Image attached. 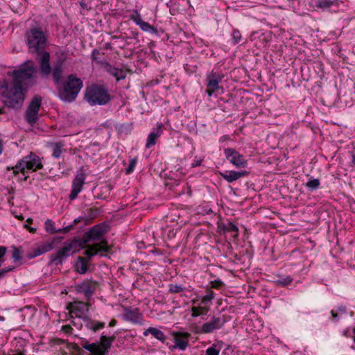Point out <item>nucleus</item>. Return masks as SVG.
<instances>
[{"instance_id":"nucleus-47","label":"nucleus","mask_w":355,"mask_h":355,"mask_svg":"<svg viewBox=\"0 0 355 355\" xmlns=\"http://www.w3.org/2000/svg\"><path fill=\"white\" fill-rule=\"evenodd\" d=\"M13 269L12 267H6L0 270V279H2L6 272L11 271Z\"/></svg>"},{"instance_id":"nucleus-11","label":"nucleus","mask_w":355,"mask_h":355,"mask_svg":"<svg viewBox=\"0 0 355 355\" xmlns=\"http://www.w3.org/2000/svg\"><path fill=\"white\" fill-rule=\"evenodd\" d=\"M42 98L39 96H35L29 105L28 106L25 118L30 125H33L38 119V112L41 106Z\"/></svg>"},{"instance_id":"nucleus-41","label":"nucleus","mask_w":355,"mask_h":355,"mask_svg":"<svg viewBox=\"0 0 355 355\" xmlns=\"http://www.w3.org/2000/svg\"><path fill=\"white\" fill-rule=\"evenodd\" d=\"M137 158H132V159H130L128 166L125 169V172L127 174H130L131 173L133 172V171L135 170V168L137 165Z\"/></svg>"},{"instance_id":"nucleus-3","label":"nucleus","mask_w":355,"mask_h":355,"mask_svg":"<svg viewBox=\"0 0 355 355\" xmlns=\"http://www.w3.org/2000/svg\"><path fill=\"white\" fill-rule=\"evenodd\" d=\"M37 66L31 60L26 61L12 72V83L24 86L26 89L35 83Z\"/></svg>"},{"instance_id":"nucleus-18","label":"nucleus","mask_w":355,"mask_h":355,"mask_svg":"<svg viewBox=\"0 0 355 355\" xmlns=\"http://www.w3.org/2000/svg\"><path fill=\"white\" fill-rule=\"evenodd\" d=\"M123 319L135 324H141L143 316L137 308H124Z\"/></svg>"},{"instance_id":"nucleus-13","label":"nucleus","mask_w":355,"mask_h":355,"mask_svg":"<svg viewBox=\"0 0 355 355\" xmlns=\"http://www.w3.org/2000/svg\"><path fill=\"white\" fill-rule=\"evenodd\" d=\"M224 155L226 159L236 168H245L248 164L244 156L233 148L224 149Z\"/></svg>"},{"instance_id":"nucleus-12","label":"nucleus","mask_w":355,"mask_h":355,"mask_svg":"<svg viewBox=\"0 0 355 355\" xmlns=\"http://www.w3.org/2000/svg\"><path fill=\"white\" fill-rule=\"evenodd\" d=\"M107 232V227L101 223L92 227L83 236V243H86L92 241H98Z\"/></svg>"},{"instance_id":"nucleus-10","label":"nucleus","mask_w":355,"mask_h":355,"mask_svg":"<svg viewBox=\"0 0 355 355\" xmlns=\"http://www.w3.org/2000/svg\"><path fill=\"white\" fill-rule=\"evenodd\" d=\"M225 321L220 317L213 316L210 321L204 323L201 327H196L193 332L196 334H210L220 329Z\"/></svg>"},{"instance_id":"nucleus-28","label":"nucleus","mask_w":355,"mask_h":355,"mask_svg":"<svg viewBox=\"0 0 355 355\" xmlns=\"http://www.w3.org/2000/svg\"><path fill=\"white\" fill-rule=\"evenodd\" d=\"M107 71L113 76L117 81L124 79L126 77V71L114 67H109Z\"/></svg>"},{"instance_id":"nucleus-32","label":"nucleus","mask_w":355,"mask_h":355,"mask_svg":"<svg viewBox=\"0 0 355 355\" xmlns=\"http://www.w3.org/2000/svg\"><path fill=\"white\" fill-rule=\"evenodd\" d=\"M320 185V182L319 179L317 178H310L309 181L305 184V187L310 191L317 190Z\"/></svg>"},{"instance_id":"nucleus-45","label":"nucleus","mask_w":355,"mask_h":355,"mask_svg":"<svg viewBox=\"0 0 355 355\" xmlns=\"http://www.w3.org/2000/svg\"><path fill=\"white\" fill-rule=\"evenodd\" d=\"M211 287L219 288L223 286V282L220 279H215L211 282Z\"/></svg>"},{"instance_id":"nucleus-46","label":"nucleus","mask_w":355,"mask_h":355,"mask_svg":"<svg viewBox=\"0 0 355 355\" xmlns=\"http://www.w3.org/2000/svg\"><path fill=\"white\" fill-rule=\"evenodd\" d=\"M12 258L15 261H19L21 259V252L18 249H15L12 252Z\"/></svg>"},{"instance_id":"nucleus-5","label":"nucleus","mask_w":355,"mask_h":355,"mask_svg":"<svg viewBox=\"0 0 355 355\" xmlns=\"http://www.w3.org/2000/svg\"><path fill=\"white\" fill-rule=\"evenodd\" d=\"M82 87L83 82L81 79L71 74L68 76L63 89L60 92L59 96L63 101L72 102L76 98Z\"/></svg>"},{"instance_id":"nucleus-37","label":"nucleus","mask_w":355,"mask_h":355,"mask_svg":"<svg viewBox=\"0 0 355 355\" xmlns=\"http://www.w3.org/2000/svg\"><path fill=\"white\" fill-rule=\"evenodd\" d=\"M185 290V288L179 284H171L168 285V291L171 293H178L182 292Z\"/></svg>"},{"instance_id":"nucleus-22","label":"nucleus","mask_w":355,"mask_h":355,"mask_svg":"<svg viewBox=\"0 0 355 355\" xmlns=\"http://www.w3.org/2000/svg\"><path fill=\"white\" fill-rule=\"evenodd\" d=\"M162 132V124L158 123L157 125L153 128L150 132L148 134L146 139V148H150L154 146L157 139L161 136Z\"/></svg>"},{"instance_id":"nucleus-21","label":"nucleus","mask_w":355,"mask_h":355,"mask_svg":"<svg viewBox=\"0 0 355 355\" xmlns=\"http://www.w3.org/2000/svg\"><path fill=\"white\" fill-rule=\"evenodd\" d=\"M191 304L192 306L189 310L193 318L206 315L209 311V307L208 306H205L201 304V302L198 303V300H192Z\"/></svg>"},{"instance_id":"nucleus-4","label":"nucleus","mask_w":355,"mask_h":355,"mask_svg":"<svg viewBox=\"0 0 355 355\" xmlns=\"http://www.w3.org/2000/svg\"><path fill=\"white\" fill-rule=\"evenodd\" d=\"M43 167L41 159L35 154L31 153L19 160L15 166L7 167V170H12L13 174L17 175L19 173L24 174L26 171H35Z\"/></svg>"},{"instance_id":"nucleus-39","label":"nucleus","mask_w":355,"mask_h":355,"mask_svg":"<svg viewBox=\"0 0 355 355\" xmlns=\"http://www.w3.org/2000/svg\"><path fill=\"white\" fill-rule=\"evenodd\" d=\"M241 33L237 29H234L232 34V43L236 44L241 40Z\"/></svg>"},{"instance_id":"nucleus-7","label":"nucleus","mask_w":355,"mask_h":355,"mask_svg":"<svg viewBox=\"0 0 355 355\" xmlns=\"http://www.w3.org/2000/svg\"><path fill=\"white\" fill-rule=\"evenodd\" d=\"M77 243L74 241H67L56 252L52 253L49 257L50 264L62 265L63 261L69 256L76 252Z\"/></svg>"},{"instance_id":"nucleus-56","label":"nucleus","mask_w":355,"mask_h":355,"mask_svg":"<svg viewBox=\"0 0 355 355\" xmlns=\"http://www.w3.org/2000/svg\"><path fill=\"white\" fill-rule=\"evenodd\" d=\"M353 333H354V341H355V328H354V330H353Z\"/></svg>"},{"instance_id":"nucleus-43","label":"nucleus","mask_w":355,"mask_h":355,"mask_svg":"<svg viewBox=\"0 0 355 355\" xmlns=\"http://www.w3.org/2000/svg\"><path fill=\"white\" fill-rule=\"evenodd\" d=\"M226 229L229 232H235V234L234 235V237H237L238 236L239 228L233 223H229L227 224V227H226Z\"/></svg>"},{"instance_id":"nucleus-35","label":"nucleus","mask_w":355,"mask_h":355,"mask_svg":"<svg viewBox=\"0 0 355 355\" xmlns=\"http://www.w3.org/2000/svg\"><path fill=\"white\" fill-rule=\"evenodd\" d=\"M331 315L335 320V321L338 320L342 315L346 313V308L345 306H340L338 308L337 311L332 310L331 311Z\"/></svg>"},{"instance_id":"nucleus-40","label":"nucleus","mask_w":355,"mask_h":355,"mask_svg":"<svg viewBox=\"0 0 355 355\" xmlns=\"http://www.w3.org/2000/svg\"><path fill=\"white\" fill-rule=\"evenodd\" d=\"M292 281L293 279L290 276H286L284 277H279L276 282L278 285L285 286L290 284Z\"/></svg>"},{"instance_id":"nucleus-36","label":"nucleus","mask_w":355,"mask_h":355,"mask_svg":"<svg viewBox=\"0 0 355 355\" xmlns=\"http://www.w3.org/2000/svg\"><path fill=\"white\" fill-rule=\"evenodd\" d=\"M44 227L45 230L50 234H54L57 232V230L54 227V223L50 219H47L45 221Z\"/></svg>"},{"instance_id":"nucleus-2","label":"nucleus","mask_w":355,"mask_h":355,"mask_svg":"<svg viewBox=\"0 0 355 355\" xmlns=\"http://www.w3.org/2000/svg\"><path fill=\"white\" fill-rule=\"evenodd\" d=\"M24 37L28 52L31 53L40 54L46 46L47 35L40 26L28 28Z\"/></svg>"},{"instance_id":"nucleus-6","label":"nucleus","mask_w":355,"mask_h":355,"mask_svg":"<svg viewBox=\"0 0 355 355\" xmlns=\"http://www.w3.org/2000/svg\"><path fill=\"white\" fill-rule=\"evenodd\" d=\"M85 97L91 105H105L110 101V96L107 91L97 85L87 87Z\"/></svg>"},{"instance_id":"nucleus-17","label":"nucleus","mask_w":355,"mask_h":355,"mask_svg":"<svg viewBox=\"0 0 355 355\" xmlns=\"http://www.w3.org/2000/svg\"><path fill=\"white\" fill-rule=\"evenodd\" d=\"M85 178L86 175L83 170L76 175L72 182V188L69 194V199L71 200H75L83 190V185L85 183Z\"/></svg>"},{"instance_id":"nucleus-57","label":"nucleus","mask_w":355,"mask_h":355,"mask_svg":"<svg viewBox=\"0 0 355 355\" xmlns=\"http://www.w3.org/2000/svg\"><path fill=\"white\" fill-rule=\"evenodd\" d=\"M343 335H344L345 336H347V331H345L343 332Z\"/></svg>"},{"instance_id":"nucleus-53","label":"nucleus","mask_w":355,"mask_h":355,"mask_svg":"<svg viewBox=\"0 0 355 355\" xmlns=\"http://www.w3.org/2000/svg\"><path fill=\"white\" fill-rule=\"evenodd\" d=\"M3 152V145L0 142V155Z\"/></svg>"},{"instance_id":"nucleus-23","label":"nucleus","mask_w":355,"mask_h":355,"mask_svg":"<svg viewBox=\"0 0 355 355\" xmlns=\"http://www.w3.org/2000/svg\"><path fill=\"white\" fill-rule=\"evenodd\" d=\"M54 241H46L38 243L36 247L33 250V254L29 257L31 258H34L38 257L41 254H43L46 252H48L53 249Z\"/></svg>"},{"instance_id":"nucleus-48","label":"nucleus","mask_w":355,"mask_h":355,"mask_svg":"<svg viewBox=\"0 0 355 355\" xmlns=\"http://www.w3.org/2000/svg\"><path fill=\"white\" fill-rule=\"evenodd\" d=\"M116 323H117L116 320L115 319H112L109 323V327H114L116 324Z\"/></svg>"},{"instance_id":"nucleus-55","label":"nucleus","mask_w":355,"mask_h":355,"mask_svg":"<svg viewBox=\"0 0 355 355\" xmlns=\"http://www.w3.org/2000/svg\"><path fill=\"white\" fill-rule=\"evenodd\" d=\"M32 221H33V219H31V218H28L27 220V222H28V223H32Z\"/></svg>"},{"instance_id":"nucleus-29","label":"nucleus","mask_w":355,"mask_h":355,"mask_svg":"<svg viewBox=\"0 0 355 355\" xmlns=\"http://www.w3.org/2000/svg\"><path fill=\"white\" fill-rule=\"evenodd\" d=\"M53 77L55 83H59L62 76V66L60 62H58L51 69Z\"/></svg>"},{"instance_id":"nucleus-26","label":"nucleus","mask_w":355,"mask_h":355,"mask_svg":"<svg viewBox=\"0 0 355 355\" xmlns=\"http://www.w3.org/2000/svg\"><path fill=\"white\" fill-rule=\"evenodd\" d=\"M334 4L332 0H311L309 6L313 9L324 10Z\"/></svg>"},{"instance_id":"nucleus-50","label":"nucleus","mask_w":355,"mask_h":355,"mask_svg":"<svg viewBox=\"0 0 355 355\" xmlns=\"http://www.w3.org/2000/svg\"><path fill=\"white\" fill-rule=\"evenodd\" d=\"M62 329L64 331L68 332L69 330H71V327L69 325H66V326H63Z\"/></svg>"},{"instance_id":"nucleus-9","label":"nucleus","mask_w":355,"mask_h":355,"mask_svg":"<svg viewBox=\"0 0 355 355\" xmlns=\"http://www.w3.org/2000/svg\"><path fill=\"white\" fill-rule=\"evenodd\" d=\"M84 254L86 256L87 261L95 255H100L101 257L105 256V252L110 250V247L105 241H102L100 243H96L92 245L85 246Z\"/></svg>"},{"instance_id":"nucleus-44","label":"nucleus","mask_w":355,"mask_h":355,"mask_svg":"<svg viewBox=\"0 0 355 355\" xmlns=\"http://www.w3.org/2000/svg\"><path fill=\"white\" fill-rule=\"evenodd\" d=\"M7 251V248L4 246H0V267L2 266L4 260L3 257L5 256Z\"/></svg>"},{"instance_id":"nucleus-33","label":"nucleus","mask_w":355,"mask_h":355,"mask_svg":"<svg viewBox=\"0 0 355 355\" xmlns=\"http://www.w3.org/2000/svg\"><path fill=\"white\" fill-rule=\"evenodd\" d=\"M214 293L211 290L208 291L207 293L202 297L201 304L209 307V306L211 304V300L214 298Z\"/></svg>"},{"instance_id":"nucleus-54","label":"nucleus","mask_w":355,"mask_h":355,"mask_svg":"<svg viewBox=\"0 0 355 355\" xmlns=\"http://www.w3.org/2000/svg\"><path fill=\"white\" fill-rule=\"evenodd\" d=\"M5 318L3 316L0 315V321H4Z\"/></svg>"},{"instance_id":"nucleus-16","label":"nucleus","mask_w":355,"mask_h":355,"mask_svg":"<svg viewBox=\"0 0 355 355\" xmlns=\"http://www.w3.org/2000/svg\"><path fill=\"white\" fill-rule=\"evenodd\" d=\"M223 76L218 73L211 71L207 75V89L206 93L209 96L217 92L219 89V83L222 81Z\"/></svg>"},{"instance_id":"nucleus-51","label":"nucleus","mask_w":355,"mask_h":355,"mask_svg":"<svg viewBox=\"0 0 355 355\" xmlns=\"http://www.w3.org/2000/svg\"><path fill=\"white\" fill-rule=\"evenodd\" d=\"M228 139L227 136H223L219 139L220 142H223Z\"/></svg>"},{"instance_id":"nucleus-42","label":"nucleus","mask_w":355,"mask_h":355,"mask_svg":"<svg viewBox=\"0 0 355 355\" xmlns=\"http://www.w3.org/2000/svg\"><path fill=\"white\" fill-rule=\"evenodd\" d=\"M130 19L138 26L143 21L141 15L137 11H135V14L131 15Z\"/></svg>"},{"instance_id":"nucleus-14","label":"nucleus","mask_w":355,"mask_h":355,"mask_svg":"<svg viewBox=\"0 0 355 355\" xmlns=\"http://www.w3.org/2000/svg\"><path fill=\"white\" fill-rule=\"evenodd\" d=\"M67 309L71 318H84L89 311V304L80 301L70 302L67 306Z\"/></svg>"},{"instance_id":"nucleus-30","label":"nucleus","mask_w":355,"mask_h":355,"mask_svg":"<svg viewBox=\"0 0 355 355\" xmlns=\"http://www.w3.org/2000/svg\"><path fill=\"white\" fill-rule=\"evenodd\" d=\"M52 148V156L54 158H59L60 157L62 152H63V147L64 144L62 142H55L51 145Z\"/></svg>"},{"instance_id":"nucleus-58","label":"nucleus","mask_w":355,"mask_h":355,"mask_svg":"<svg viewBox=\"0 0 355 355\" xmlns=\"http://www.w3.org/2000/svg\"><path fill=\"white\" fill-rule=\"evenodd\" d=\"M95 51H98L96 49H94L93 53H94Z\"/></svg>"},{"instance_id":"nucleus-20","label":"nucleus","mask_w":355,"mask_h":355,"mask_svg":"<svg viewBox=\"0 0 355 355\" xmlns=\"http://www.w3.org/2000/svg\"><path fill=\"white\" fill-rule=\"evenodd\" d=\"M96 284L90 280H85L77 285V291L87 297H90L96 289Z\"/></svg>"},{"instance_id":"nucleus-49","label":"nucleus","mask_w":355,"mask_h":355,"mask_svg":"<svg viewBox=\"0 0 355 355\" xmlns=\"http://www.w3.org/2000/svg\"><path fill=\"white\" fill-rule=\"evenodd\" d=\"M24 227L27 228L30 232H35L36 231L35 228L28 227L27 225H25Z\"/></svg>"},{"instance_id":"nucleus-15","label":"nucleus","mask_w":355,"mask_h":355,"mask_svg":"<svg viewBox=\"0 0 355 355\" xmlns=\"http://www.w3.org/2000/svg\"><path fill=\"white\" fill-rule=\"evenodd\" d=\"M172 335L174 338V345L170 347L171 349H178L180 351L186 350L189 346L190 334L183 331H174Z\"/></svg>"},{"instance_id":"nucleus-1","label":"nucleus","mask_w":355,"mask_h":355,"mask_svg":"<svg viewBox=\"0 0 355 355\" xmlns=\"http://www.w3.org/2000/svg\"><path fill=\"white\" fill-rule=\"evenodd\" d=\"M26 88L23 85H18L12 82L8 83L6 80L0 82V96L3 104L12 109H19L22 107Z\"/></svg>"},{"instance_id":"nucleus-52","label":"nucleus","mask_w":355,"mask_h":355,"mask_svg":"<svg viewBox=\"0 0 355 355\" xmlns=\"http://www.w3.org/2000/svg\"><path fill=\"white\" fill-rule=\"evenodd\" d=\"M352 163L353 166H355V156L354 155L352 156Z\"/></svg>"},{"instance_id":"nucleus-25","label":"nucleus","mask_w":355,"mask_h":355,"mask_svg":"<svg viewBox=\"0 0 355 355\" xmlns=\"http://www.w3.org/2000/svg\"><path fill=\"white\" fill-rule=\"evenodd\" d=\"M149 334H151L155 338L159 340L162 343L165 342L166 336L164 334L161 330L155 327H148L143 333L144 336H147Z\"/></svg>"},{"instance_id":"nucleus-24","label":"nucleus","mask_w":355,"mask_h":355,"mask_svg":"<svg viewBox=\"0 0 355 355\" xmlns=\"http://www.w3.org/2000/svg\"><path fill=\"white\" fill-rule=\"evenodd\" d=\"M219 173L224 180L230 183L247 175L248 173L246 171H225L224 172H220Z\"/></svg>"},{"instance_id":"nucleus-27","label":"nucleus","mask_w":355,"mask_h":355,"mask_svg":"<svg viewBox=\"0 0 355 355\" xmlns=\"http://www.w3.org/2000/svg\"><path fill=\"white\" fill-rule=\"evenodd\" d=\"M105 326V322L95 320H87L85 323L86 328L94 332H96L101 329H103Z\"/></svg>"},{"instance_id":"nucleus-8","label":"nucleus","mask_w":355,"mask_h":355,"mask_svg":"<svg viewBox=\"0 0 355 355\" xmlns=\"http://www.w3.org/2000/svg\"><path fill=\"white\" fill-rule=\"evenodd\" d=\"M114 340V336L107 337L103 334H101L99 343H85L83 347L89 351L91 355H105L110 349L112 343Z\"/></svg>"},{"instance_id":"nucleus-19","label":"nucleus","mask_w":355,"mask_h":355,"mask_svg":"<svg viewBox=\"0 0 355 355\" xmlns=\"http://www.w3.org/2000/svg\"><path fill=\"white\" fill-rule=\"evenodd\" d=\"M40 69L42 76H46L51 72V67L50 64V53L47 51H42L40 54Z\"/></svg>"},{"instance_id":"nucleus-34","label":"nucleus","mask_w":355,"mask_h":355,"mask_svg":"<svg viewBox=\"0 0 355 355\" xmlns=\"http://www.w3.org/2000/svg\"><path fill=\"white\" fill-rule=\"evenodd\" d=\"M76 270L80 274L85 273L87 270V265L85 262L83 258H79V261L77 262L76 266Z\"/></svg>"},{"instance_id":"nucleus-31","label":"nucleus","mask_w":355,"mask_h":355,"mask_svg":"<svg viewBox=\"0 0 355 355\" xmlns=\"http://www.w3.org/2000/svg\"><path fill=\"white\" fill-rule=\"evenodd\" d=\"M223 343L218 341L214 343L212 346L206 349L207 355H219V352L222 349Z\"/></svg>"},{"instance_id":"nucleus-38","label":"nucleus","mask_w":355,"mask_h":355,"mask_svg":"<svg viewBox=\"0 0 355 355\" xmlns=\"http://www.w3.org/2000/svg\"><path fill=\"white\" fill-rule=\"evenodd\" d=\"M139 27L142 31L146 32H152L153 33H156L157 32V30L154 27L144 21L139 24Z\"/></svg>"}]
</instances>
